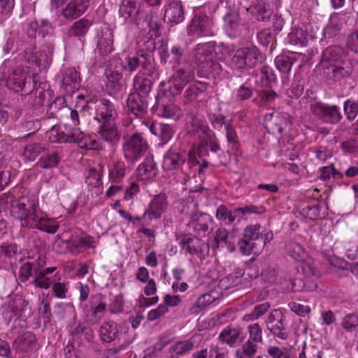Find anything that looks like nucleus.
<instances>
[{
  "mask_svg": "<svg viewBox=\"0 0 358 358\" xmlns=\"http://www.w3.org/2000/svg\"><path fill=\"white\" fill-rule=\"evenodd\" d=\"M216 42L210 41L196 44L190 53L191 62L205 71H220L221 65L217 59Z\"/></svg>",
  "mask_w": 358,
  "mask_h": 358,
  "instance_id": "1",
  "label": "nucleus"
},
{
  "mask_svg": "<svg viewBox=\"0 0 358 358\" xmlns=\"http://www.w3.org/2000/svg\"><path fill=\"white\" fill-rule=\"evenodd\" d=\"M198 164L195 157H188L187 152L176 147H171L164 155L162 169L165 171L180 170L186 176L193 173L192 169Z\"/></svg>",
  "mask_w": 358,
  "mask_h": 358,
  "instance_id": "2",
  "label": "nucleus"
},
{
  "mask_svg": "<svg viewBox=\"0 0 358 358\" xmlns=\"http://www.w3.org/2000/svg\"><path fill=\"white\" fill-rule=\"evenodd\" d=\"M17 68L7 79V85L17 92H21L22 95L27 96L36 87V81L35 74L37 72L29 74L28 69Z\"/></svg>",
  "mask_w": 358,
  "mask_h": 358,
  "instance_id": "3",
  "label": "nucleus"
},
{
  "mask_svg": "<svg viewBox=\"0 0 358 358\" xmlns=\"http://www.w3.org/2000/svg\"><path fill=\"white\" fill-rule=\"evenodd\" d=\"M174 96L166 90L158 93L152 107L153 113L159 117L178 120L182 116V111L179 106L173 103L171 98Z\"/></svg>",
  "mask_w": 358,
  "mask_h": 358,
  "instance_id": "4",
  "label": "nucleus"
},
{
  "mask_svg": "<svg viewBox=\"0 0 358 358\" xmlns=\"http://www.w3.org/2000/svg\"><path fill=\"white\" fill-rule=\"evenodd\" d=\"M173 73L169 78L168 92L173 96L181 94L185 86L194 78V71L188 62H184L182 66H172Z\"/></svg>",
  "mask_w": 358,
  "mask_h": 358,
  "instance_id": "5",
  "label": "nucleus"
},
{
  "mask_svg": "<svg viewBox=\"0 0 358 358\" xmlns=\"http://www.w3.org/2000/svg\"><path fill=\"white\" fill-rule=\"evenodd\" d=\"M38 203H10V214L20 220L23 227H31L34 220L38 219Z\"/></svg>",
  "mask_w": 358,
  "mask_h": 358,
  "instance_id": "6",
  "label": "nucleus"
},
{
  "mask_svg": "<svg viewBox=\"0 0 358 358\" xmlns=\"http://www.w3.org/2000/svg\"><path fill=\"white\" fill-rule=\"evenodd\" d=\"M261 59L257 48L255 47L243 48L236 50L230 64L232 68L237 69H250L255 67Z\"/></svg>",
  "mask_w": 358,
  "mask_h": 358,
  "instance_id": "7",
  "label": "nucleus"
},
{
  "mask_svg": "<svg viewBox=\"0 0 358 358\" xmlns=\"http://www.w3.org/2000/svg\"><path fill=\"white\" fill-rule=\"evenodd\" d=\"M200 131L205 137L201 138L198 145V153L200 157H215L220 150V146L215 134L207 125L199 123L198 132Z\"/></svg>",
  "mask_w": 358,
  "mask_h": 358,
  "instance_id": "8",
  "label": "nucleus"
},
{
  "mask_svg": "<svg viewBox=\"0 0 358 358\" xmlns=\"http://www.w3.org/2000/svg\"><path fill=\"white\" fill-rule=\"evenodd\" d=\"M148 143L140 134L128 137L122 145L124 157L130 162L140 159L147 151Z\"/></svg>",
  "mask_w": 358,
  "mask_h": 358,
  "instance_id": "9",
  "label": "nucleus"
},
{
  "mask_svg": "<svg viewBox=\"0 0 358 358\" xmlns=\"http://www.w3.org/2000/svg\"><path fill=\"white\" fill-rule=\"evenodd\" d=\"M140 66L149 75L153 73L155 68L153 58L150 53L139 51L134 55H129L122 65L123 69L129 73L136 71Z\"/></svg>",
  "mask_w": 358,
  "mask_h": 358,
  "instance_id": "10",
  "label": "nucleus"
},
{
  "mask_svg": "<svg viewBox=\"0 0 358 358\" xmlns=\"http://www.w3.org/2000/svg\"><path fill=\"white\" fill-rule=\"evenodd\" d=\"M310 112L320 120L327 124H335L342 119V114L336 106L314 103L310 106Z\"/></svg>",
  "mask_w": 358,
  "mask_h": 358,
  "instance_id": "11",
  "label": "nucleus"
},
{
  "mask_svg": "<svg viewBox=\"0 0 358 358\" xmlns=\"http://www.w3.org/2000/svg\"><path fill=\"white\" fill-rule=\"evenodd\" d=\"M266 210L265 208L262 206H256L253 205L246 206L243 208H235L233 211L228 210V209L224 206H220L217 210V217L222 220H228L229 222L231 223L234 222L238 216H241L238 218V221L242 217V215L246 214H261Z\"/></svg>",
  "mask_w": 358,
  "mask_h": 358,
  "instance_id": "12",
  "label": "nucleus"
},
{
  "mask_svg": "<svg viewBox=\"0 0 358 358\" xmlns=\"http://www.w3.org/2000/svg\"><path fill=\"white\" fill-rule=\"evenodd\" d=\"M96 48L94 52L101 57L108 56L114 50V36L113 30L104 27L101 28L95 38Z\"/></svg>",
  "mask_w": 358,
  "mask_h": 358,
  "instance_id": "13",
  "label": "nucleus"
},
{
  "mask_svg": "<svg viewBox=\"0 0 358 358\" xmlns=\"http://www.w3.org/2000/svg\"><path fill=\"white\" fill-rule=\"evenodd\" d=\"M213 21L207 16H194L187 27L189 36L199 37L213 36Z\"/></svg>",
  "mask_w": 358,
  "mask_h": 358,
  "instance_id": "14",
  "label": "nucleus"
},
{
  "mask_svg": "<svg viewBox=\"0 0 358 358\" xmlns=\"http://www.w3.org/2000/svg\"><path fill=\"white\" fill-rule=\"evenodd\" d=\"M94 108V118L101 124L115 121L117 117V112L114 103L108 99H101L96 100Z\"/></svg>",
  "mask_w": 358,
  "mask_h": 358,
  "instance_id": "15",
  "label": "nucleus"
},
{
  "mask_svg": "<svg viewBox=\"0 0 358 358\" xmlns=\"http://www.w3.org/2000/svg\"><path fill=\"white\" fill-rule=\"evenodd\" d=\"M296 210L310 220H317L327 214V203H297Z\"/></svg>",
  "mask_w": 358,
  "mask_h": 358,
  "instance_id": "16",
  "label": "nucleus"
},
{
  "mask_svg": "<svg viewBox=\"0 0 358 358\" xmlns=\"http://www.w3.org/2000/svg\"><path fill=\"white\" fill-rule=\"evenodd\" d=\"M266 322L268 325V329L273 336L282 340H286L288 338L285 324V316L281 311L273 310L268 315Z\"/></svg>",
  "mask_w": 358,
  "mask_h": 358,
  "instance_id": "17",
  "label": "nucleus"
},
{
  "mask_svg": "<svg viewBox=\"0 0 358 358\" xmlns=\"http://www.w3.org/2000/svg\"><path fill=\"white\" fill-rule=\"evenodd\" d=\"M76 127L66 124L62 128L61 126L55 125L49 131V139L52 143H73L75 141L74 130Z\"/></svg>",
  "mask_w": 358,
  "mask_h": 358,
  "instance_id": "18",
  "label": "nucleus"
},
{
  "mask_svg": "<svg viewBox=\"0 0 358 358\" xmlns=\"http://www.w3.org/2000/svg\"><path fill=\"white\" fill-rule=\"evenodd\" d=\"M127 107L136 117L141 119L148 113V99L131 93L127 100Z\"/></svg>",
  "mask_w": 358,
  "mask_h": 358,
  "instance_id": "19",
  "label": "nucleus"
},
{
  "mask_svg": "<svg viewBox=\"0 0 358 358\" xmlns=\"http://www.w3.org/2000/svg\"><path fill=\"white\" fill-rule=\"evenodd\" d=\"M69 252L73 255H77L82 252L84 248H95V241L92 236L87 234L71 236L66 241Z\"/></svg>",
  "mask_w": 358,
  "mask_h": 358,
  "instance_id": "20",
  "label": "nucleus"
},
{
  "mask_svg": "<svg viewBox=\"0 0 358 358\" xmlns=\"http://www.w3.org/2000/svg\"><path fill=\"white\" fill-rule=\"evenodd\" d=\"M164 20L171 24H177L185 19L184 7L180 1H171L166 4Z\"/></svg>",
  "mask_w": 358,
  "mask_h": 358,
  "instance_id": "21",
  "label": "nucleus"
},
{
  "mask_svg": "<svg viewBox=\"0 0 358 358\" xmlns=\"http://www.w3.org/2000/svg\"><path fill=\"white\" fill-rule=\"evenodd\" d=\"M90 0H71L62 10V15L67 20H73L87 9Z\"/></svg>",
  "mask_w": 358,
  "mask_h": 358,
  "instance_id": "22",
  "label": "nucleus"
},
{
  "mask_svg": "<svg viewBox=\"0 0 358 358\" xmlns=\"http://www.w3.org/2000/svg\"><path fill=\"white\" fill-rule=\"evenodd\" d=\"M13 345L17 352H31L36 349L37 339L34 334L26 331L14 340Z\"/></svg>",
  "mask_w": 358,
  "mask_h": 358,
  "instance_id": "23",
  "label": "nucleus"
},
{
  "mask_svg": "<svg viewBox=\"0 0 358 358\" xmlns=\"http://www.w3.org/2000/svg\"><path fill=\"white\" fill-rule=\"evenodd\" d=\"M119 14L126 22H137L141 13L135 0H123L120 6Z\"/></svg>",
  "mask_w": 358,
  "mask_h": 358,
  "instance_id": "24",
  "label": "nucleus"
},
{
  "mask_svg": "<svg viewBox=\"0 0 358 358\" xmlns=\"http://www.w3.org/2000/svg\"><path fill=\"white\" fill-rule=\"evenodd\" d=\"M264 124L268 133L273 135L282 134L285 120L279 113L270 112L264 115Z\"/></svg>",
  "mask_w": 358,
  "mask_h": 358,
  "instance_id": "25",
  "label": "nucleus"
},
{
  "mask_svg": "<svg viewBox=\"0 0 358 358\" xmlns=\"http://www.w3.org/2000/svg\"><path fill=\"white\" fill-rule=\"evenodd\" d=\"M99 133L101 138L111 145H117L120 140V134L117 130L115 121L101 123Z\"/></svg>",
  "mask_w": 358,
  "mask_h": 358,
  "instance_id": "26",
  "label": "nucleus"
},
{
  "mask_svg": "<svg viewBox=\"0 0 358 358\" xmlns=\"http://www.w3.org/2000/svg\"><path fill=\"white\" fill-rule=\"evenodd\" d=\"M185 50L179 45H173L170 50H164L160 54L161 62L163 64H171L173 66H182V59Z\"/></svg>",
  "mask_w": 358,
  "mask_h": 358,
  "instance_id": "27",
  "label": "nucleus"
},
{
  "mask_svg": "<svg viewBox=\"0 0 358 358\" xmlns=\"http://www.w3.org/2000/svg\"><path fill=\"white\" fill-rule=\"evenodd\" d=\"M27 96H29L27 100L28 107L38 109L44 106L45 103H49L51 92L38 86L34 92L32 91Z\"/></svg>",
  "mask_w": 358,
  "mask_h": 358,
  "instance_id": "28",
  "label": "nucleus"
},
{
  "mask_svg": "<svg viewBox=\"0 0 358 358\" xmlns=\"http://www.w3.org/2000/svg\"><path fill=\"white\" fill-rule=\"evenodd\" d=\"M236 237L234 233H229L225 229L220 228L216 231L215 241L217 247L226 248L229 252H232L236 248Z\"/></svg>",
  "mask_w": 358,
  "mask_h": 358,
  "instance_id": "29",
  "label": "nucleus"
},
{
  "mask_svg": "<svg viewBox=\"0 0 358 358\" xmlns=\"http://www.w3.org/2000/svg\"><path fill=\"white\" fill-rule=\"evenodd\" d=\"M99 334L101 341L111 343L118 338L120 331L116 322L108 321L101 324L99 329Z\"/></svg>",
  "mask_w": 358,
  "mask_h": 358,
  "instance_id": "30",
  "label": "nucleus"
},
{
  "mask_svg": "<svg viewBox=\"0 0 358 358\" xmlns=\"http://www.w3.org/2000/svg\"><path fill=\"white\" fill-rule=\"evenodd\" d=\"M285 250L288 256L296 262H301L302 266L304 264H310L306 262L308 253L300 243L290 241L286 244Z\"/></svg>",
  "mask_w": 358,
  "mask_h": 358,
  "instance_id": "31",
  "label": "nucleus"
},
{
  "mask_svg": "<svg viewBox=\"0 0 358 358\" xmlns=\"http://www.w3.org/2000/svg\"><path fill=\"white\" fill-rule=\"evenodd\" d=\"M182 250L192 256L201 258L203 255L204 241L196 236L184 237L182 240Z\"/></svg>",
  "mask_w": 358,
  "mask_h": 358,
  "instance_id": "32",
  "label": "nucleus"
},
{
  "mask_svg": "<svg viewBox=\"0 0 358 358\" xmlns=\"http://www.w3.org/2000/svg\"><path fill=\"white\" fill-rule=\"evenodd\" d=\"M150 131L158 136L162 144L166 143L173 135V130L169 124L153 122L148 126Z\"/></svg>",
  "mask_w": 358,
  "mask_h": 358,
  "instance_id": "33",
  "label": "nucleus"
},
{
  "mask_svg": "<svg viewBox=\"0 0 358 358\" xmlns=\"http://www.w3.org/2000/svg\"><path fill=\"white\" fill-rule=\"evenodd\" d=\"M152 85L153 83L150 79L138 74L133 79V89L134 92L131 93L148 99Z\"/></svg>",
  "mask_w": 358,
  "mask_h": 358,
  "instance_id": "34",
  "label": "nucleus"
},
{
  "mask_svg": "<svg viewBox=\"0 0 358 358\" xmlns=\"http://www.w3.org/2000/svg\"><path fill=\"white\" fill-rule=\"evenodd\" d=\"M245 10L256 16L257 20L259 21H266L271 15V11L268 6L259 0L254 1L249 7L245 8Z\"/></svg>",
  "mask_w": 358,
  "mask_h": 358,
  "instance_id": "35",
  "label": "nucleus"
},
{
  "mask_svg": "<svg viewBox=\"0 0 358 358\" xmlns=\"http://www.w3.org/2000/svg\"><path fill=\"white\" fill-rule=\"evenodd\" d=\"M138 176L142 180H148L157 174V167L153 159L147 158L137 169Z\"/></svg>",
  "mask_w": 358,
  "mask_h": 358,
  "instance_id": "36",
  "label": "nucleus"
},
{
  "mask_svg": "<svg viewBox=\"0 0 358 358\" xmlns=\"http://www.w3.org/2000/svg\"><path fill=\"white\" fill-rule=\"evenodd\" d=\"M73 138H75V141H73V143H77L82 149L94 150L98 148L99 144L96 139L92 136L84 134L77 127L74 130Z\"/></svg>",
  "mask_w": 358,
  "mask_h": 358,
  "instance_id": "37",
  "label": "nucleus"
},
{
  "mask_svg": "<svg viewBox=\"0 0 358 358\" xmlns=\"http://www.w3.org/2000/svg\"><path fill=\"white\" fill-rule=\"evenodd\" d=\"M343 24L342 17L334 13L331 15L328 24L324 27L323 34L325 38H332L338 35Z\"/></svg>",
  "mask_w": 358,
  "mask_h": 358,
  "instance_id": "38",
  "label": "nucleus"
},
{
  "mask_svg": "<svg viewBox=\"0 0 358 358\" xmlns=\"http://www.w3.org/2000/svg\"><path fill=\"white\" fill-rule=\"evenodd\" d=\"M31 227H36L38 229L49 233L55 234L57 231L59 225L57 220L43 217L38 214V219L34 220Z\"/></svg>",
  "mask_w": 358,
  "mask_h": 358,
  "instance_id": "39",
  "label": "nucleus"
},
{
  "mask_svg": "<svg viewBox=\"0 0 358 358\" xmlns=\"http://www.w3.org/2000/svg\"><path fill=\"white\" fill-rule=\"evenodd\" d=\"M302 269L306 277L303 279L304 292H313L317 289V282L311 278V276H317L318 271L312 264H304Z\"/></svg>",
  "mask_w": 358,
  "mask_h": 358,
  "instance_id": "40",
  "label": "nucleus"
},
{
  "mask_svg": "<svg viewBox=\"0 0 358 358\" xmlns=\"http://www.w3.org/2000/svg\"><path fill=\"white\" fill-rule=\"evenodd\" d=\"M80 80V73L75 68H67L64 70L62 83L66 90L76 89Z\"/></svg>",
  "mask_w": 358,
  "mask_h": 358,
  "instance_id": "41",
  "label": "nucleus"
},
{
  "mask_svg": "<svg viewBox=\"0 0 358 358\" xmlns=\"http://www.w3.org/2000/svg\"><path fill=\"white\" fill-rule=\"evenodd\" d=\"M301 55H280L275 57V64L278 69L283 73H287L290 71L292 66L298 61Z\"/></svg>",
  "mask_w": 358,
  "mask_h": 358,
  "instance_id": "42",
  "label": "nucleus"
},
{
  "mask_svg": "<svg viewBox=\"0 0 358 358\" xmlns=\"http://www.w3.org/2000/svg\"><path fill=\"white\" fill-rule=\"evenodd\" d=\"M92 23L87 19L82 18L73 23L69 29V34L79 38H84Z\"/></svg>",
  "mask_w": 358,
  "mask_h": 358,
  "instance_id": "43",
  "label": "nucleus"
},
{
  "mask_svg": "<svg viewBox=\"0 0 358 358\" xmlns=\"http://www.w3.org/2000/svg\"><path fill=\"white\" fill-rule=\"evenodd\" d=\"M126 173V166L124 162L117 161L109 169L108 178L112 182H120Z\"/></svg>",
  "mask_w": 358,
  "mask_h": 358,
  "instance_id": "44",
  "label": "nucleus"
},
{
  "mask_svg": "<svg viewBox=\"0 0 358 358\" xmlns=\"http://www.w3.org/2000/svg\"><path fill=\"white\" fill-rule=\"evenodd\" d=\"M344 54V49L340 45L327 47L322 52V61L329 62L339 60Z\"/></svg>",
  "mask_w": 358,
  "mask_h": 358,
  "instance_id": "45",
  "label": "nucleus"
},
{
  "mask_svg": "<svg viewBox=\"0 0 358 358\" xmlns=\"http://www.w3.org/2000/svg\"><path fill=\"white\" fill-rule=\"evenodd\" d=\"M211 222V217L208 214L201 213L193 225L194 231L200 236H205L209 229V223Z\"/></svg>",
  "mask_w": 358,
  "mask_h": 358,
  "instance_id": "46",
  "label": "nucleus"
},
{
  "mask_svg": "<svg viewBox=\"0 0 358 358\" xmlns=\"http://www.w3.org/2000/svg\"><path fill=\"white\" fill-rule=\"evenodd\" d=\"M240 337V330L237 329H233L230 327L224 328L220 334L219 338L220 341L226 343L230 346L234 345L236 343Z\"/></svg>",
  "mask_w": 358,
  "mask_h": 358,
  "instance_id": "47",
  "label": "nucleus"
},
{
  "mask_svg": "<svg viewBox=\"0 0 358 358\" xmlns=\"http://www.w3.org/2000/svg\"><path fill=\"white\" fill-rule=\"evenodd\" d=\"M145 21L150 28V31L153 32L155 36H159L162 28L161 17L156 12L150 11L146 15Z\"/></svg>",
  "mask_w": 358,
  "mask_h": 358,
  "instance_id": "48",
  "label": "nucleus"
},
{
  "mask_svg": "<svg viewBox=\"0 0 358 358\" xmlns=\"http://www.w3.org/2000/svg\"><path fill=\"white\" fill-rule=\"evenodd\" d=\"M207 84L204 83L198 82L191 84L185 90L184 96L189 101H192L197 98L199 94L204 92L207 90Z\"/></svg>",
  "mask_w": 358,
  "mask_h": 358,
  "instance_id": "49",
  "label": "nucleus"
},
{
  "mask_svg": "<svg viewBox=\"0 0 358 358\" xmlns=\"http://www.w3.org/2000/svg\"><path fill=\"white\" fill-rule=\"evenodd\" d=\"M289 42L294 45L305 46L307 44V35L301 28H293L288 34Z\"/></svg>",
  "mask_w": 358,
  "mask_h": 358,
  "instance_id": "50",
  "label": "nucleus"
},
{
  "mask_svg": "<svg viewBox=\"0 0 358 358\" xmlns=\"http://www.w3.org/2000/svg\"><path fill=\"white\" fill-rule=\"evenodd\" d=\"M194 348L193 342L189 340L178 341L172 345L169 348L170 353L182 356L192 350Z\"/></svg>",
  "mask_w": 358,
  "mask_h": 358,
  "instance_id": "51",
  "label": "nucleus"
},
{
  "mask_svg": "<svg viewBox=\"0 0 358 358\" xmlns=\"http://www.w3.org/2000/svg\"><path fill=\"white\" fill-rule=\"evenodd\" d=\"M257 351V345L252 342L246 341L236 352V358H253Z\"/></svg>",
  "mask_w": 358,
  "mask_h": 358,
  "instance_id": "52",
  "label": "nucleus"
},
{
  "mask_svg": "<svg viewBox=\"0 0 358 358\" xmlns=\"http://www.w3.org/2000/svg\"><path fill=\"white\" fill-rule=\"evenodd\" d=\"M215 299L209 294H205L201 296L195 302V303L190 308V312L192 314H199L206 307L210 305Z\"/></svg>",
  "mask_w": 358,
  "mask_h": 358,
  "instance_id": "53",
  "label": "nucleus"
},
{
  "mask_svg": "<svg viewBox=\"0 0 358 358\" xmlns=\"http://www.w3.org/2000/svg\"><path fill=\"white\" fill-rule=\"evenodd\" d=\"M242 271H236L222 278L220 280V284L222 287H224L225 289H229L239 285L242 281Z\"/></svg>",
  "mask_w": 358,
  "mask_h": 358,
  "instance_id": "54",
  "label": "nucleus"
},
{
  "mask_svg": "<svg viewBox=\"0 0 358 358\" xmlns=\"http://www.w3.org/2000/svg\"><path fill=\"white\" fill-rule=\"evenodd\" d=\"M210 120L213 129L217 131H220L222 129L225 130L232 124L231 121L227 120L226 117L221 113L212 114L210 116Z\"/></svg>",
  "mask_w": 358,
  "mask_h": 358,
  "instance_id": "55",
  "label": "nucleus"
},
{
  "mask_svg": "<svg viewBox=\"0 0 358 358\" xmlns=\"http://www.w3.org/2000/svg\"><path fill=\"white\" fill-rule=\"evenodd\" d=\"M236 245H238L240 252L245 255H250L257 245V242L245 238L243 236L242 238L236 236Z\"/></svg>",
  "mask_w": 358,
  "mask_h": 358,
  "instance_id": "56",
  "label": "nucleus"
},
{
  "mask_svg": "<svg viewBox=\"0 0 358 358\" xmlns=\"http://www.w3.org/2000/svg\"><path fill=\"white\" fill-rule=\"evenodd\" d=\"M31 283L36 287L47 289L50 287L52 281L50 278L46 277L42 268H36L35 277Z\"/></svg>",
  "mask_w": 358,
  "mask_h": 358,
  "instance_id": "57",
  "label": "nucleus"
},
{
  "mask_svg": "<svg viewBox=\"0 0 358 358\" xmlns=\"http://www.w3.org/2000/svg\"><path fill=\"white\" fill-rule=\"evenodd\" d=\"M319 170L320 171L319 178L323 181L329 180L331 176L336 180H340L343 178V173L337 171L333 164L327 166L321 167Z\"/></svg>",
  "mask_w": 358,
  "mask_h": 358,
  "instance_id": "58",
  "label": "nucleus"
},
{
  "mask_svg": "<svg viewBox=\"0 0 358 358\" xmlns=\"http://www.w3.org/2000/svg\"><path fill=\"white\" fill-rule=\"evenodd\" d=\"M21 252V248L15 243L0 245V257L12 258Z\"/></svg>",
  "mask_w": 358,
  "mask_h": 358,
  "instance_id": "59",
  "label": "nucleus"
},
{
  "mask_svg": "<svg viewBox=\"0 0 358 358\" xmlns=\"http://www.w3.org/2000/svg\"><path fill=\"white\" fill-rule=\"evenodd\" d=\"M261 229L262 226L258 223L248 225L245 228L243 236L253 242H259L262 239Z\"/></svg>",
  "mask_w": 358,
  "mask_h": 358,
  "instance_id": "60",
  "label": "nucleus"
},
{
  "mask_svg": "<svg viewBox=\"0 0 358 358\" xmlns=\"http://www.w3.org/2000/svg\"><path fill=\"white\" fill-rule=\"evenodd\" d=\"M262 73L261 82L263 85L271 87L276 83L277 78L271 68L268 66H263L260 69Z\"/></svg>",
  "mask_w": 358,
  "mask_h": 358,
  "instance_id": "61",
  "label": "nucleus"
},
{
  "mask_svg": "<svg viewBox=\"0 0 358 358\" xmlns=\"http://www.w3.org/2000/svg\"><path fill=\"white\" fill-rule=\"evenodd\" d=\"M225 132L226 138L229 148L228 152H236L239 146V141L234 127L231 124L229 127L225 129Z\"/></svg>",
  "mask_w": 358,
  "mask_h": 358,
  "instance_id": "62",
  "label": "nucleus"
},
{
  "mask_svg": "<svg viewBox=\"0 0 358 358\" xmlns=\"http://www.w3.org/2000/svg\"><path fill=\"white\" fill-rule=\"evenodd\" d=\"M61 158L56 152H53L50 155L43 156L39 159L38 164L43 169H50L56 166Z\"/></svg>",
  "mask_w": 358,
  "mask_h": 358,
  "instance_id": "63",
  "label": "nucleus"
},
{
  "mask_svg": "<svg viewBox=\"0 0 358 358\" xmlns=\"http://www.w3.org/2000/svg\"><path fill=\"white\" fill-rule=\"evenodd\" d=\"M267 353L271 358H292L291 349L285 347L269 346Z\"/></svg>",
  "mask_w": 358,
  "mask_h": 358,
  "instance_id": "64",
  "label": "nucleus"
}]
</instances>
